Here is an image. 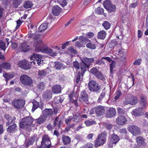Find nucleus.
Listing matches in <instances>:
<instances>
[{"label":"nucleus","instance_id":"nucleus-26","mask_svg":"<svg viewBox=\"0 0 148 148\" xmlns=\"http://www.w3.org/2000/svg\"><path fill=\"white\" fill-rule=\"evenodd\" d=\"M110 140L116 144L119 141L120 138L117 135L113 133L111 135Z\"/></svg>","mask_w":148,"mask_h":148},{"label":"nucleus","instance_id":"nucleus-37","mask_svg":"<svg viewBox=\"0 0 148 148\" xmlns=\"http://www.w3.org/2000/svg\"><path fill=\"white\" fill-rule=\"evenodd\" d=\"M79 39L82 42L85 44L89 42H90V40H89L87 38L83 36H79Z\"/></svg>","mask_w":148,"mask_h":148},{"label":"nucleus","instance_id":"nucleus-39","mask_svg":"<svg viewBox=\"0 0 148 148\" xmlns=\"http://www.w3.org/2000/svg\"><path fill=\"white\" fill-rule=\"evenodd\" d=\"M13 6L15 8H17L22 3L23 0H12Z\"/></svg>","mask_w":148,"mask_h":148},{"label":"nucleus","instance_id":"nucleus-55","mask_svg":"<svg viewBox=\"0 0 148 148\" xmlns=\"http://www.w3.org/2000/svg\"><path fill=\"white\" fill-rule=\"evenodd\" d=\"M104 126L106 127V129L108 130H110L113 127V125L111 124L108 123H105L104 124Z\"/></svg>","mask_w":148,"mask_h":148},{"label":"nucleus","instance_id":"nucleus-52","mask_svg":"<svg viewBox=\"0 0 148 148\" xmlns=\"http://www.w3.org/2000/svg\"><path fill=\"white\" fill-rule=\"evenodd\" d=\"M116 64V62L114 60L112 61L111 64H110V70L111 73L113 72V69L115 67Z\"/></svg>","mask_w":148,"mask_h":148},{"label":"nucleus","instance_id":"nucleus-6","mask_svg":"<svg viewBox=\"0 0 148 148\" xmlns=\"http://www.w3.org/2000/svg\"><path fill=\"white\" fill-rule=\"evenodd\" d=\"M53 110L51 109L45 108L42 111V114L47 119V118H49L50 116H52L53 113L56 114L58 112V109L56 107L53 108Z\"/></svg>","mask_w":148,"mask_h":148},{"label":"nucleus","instance_id":"nucleus-48","mask_svg":"<svg viewBox=\"0 0 148 148\" xmlns=\"http://www.w3.org/2000/svg\"><path fill=\"white\" fill-rule=\"evenodd\" d=\"M86 46L87 48L92 49H95L96 48L95 45L91 43V41L90 42H88V43L86 45Z\"/></svg>","mask_w":148,"mask_h":148},{"label":"nucleus","instance_id":"nucleus-27","mask_svg":"<svg viewBox=\"0 0 148 148\" xmlns=\"http://www.w3.org/2000/svg\"><path fill=\"white\" fill-rule=\"evenodd\" d=\"M62 139L63 144L65 145H67L70 143L71 138L68 136L62 135Z\"/></svg>","mask_w":148,"mask_h":148},{"label":"nucleus","instance_id":"nucleus-28","mask_svg":"<svg viewBox=\"0 0 148 148\" xmlns=\"http://www.w3.org/2000/svg\"><path fill=\"white\" fill-rule=\"evenodd\" d=\"M54 68L57 70H59L62 69H64L65 66L63 64L59 62H56L54 63Z\"/></svg>","mask_w":148,"mask_h":148},{"label":"nucleus","instance_id":"nucleus-34","mask_svg":"<svg viewBox=\"0 0 148 148\" xmlns=\"http://www.w3.org/2000/svg\"><path fill=\"white\" fill-rule=\"evenodd\" d=\"M106 35V33L104 31H101L98 33L97 38L99 39H104Z\"/></svg>","mask_w":148,"mask_h":148},{"label":"nucleus","instance_id":"nucleus-61","mask_svg":"<svg viewBox=\"0 0 148 148\" xmlns=\"http://www.w3.org/2000/svg\"><path fill=\"white\" fill-rule=\"evenodd\" d=\"M142 60L141 59H139L133 62V64L135 65H139L141 63Z\"/></svg>","mask_w":148,"mask_h":148},{"label":"nucleus","instance_id":"nucleus-54","mask_svg":"<svg viewBox=\"0 0 148 148\" xmlns=\"http://www.w3.org/2000/svg\"><path fill=\"white\" fill-rule=\"evenodd\" d=\"M105 95L106 93L104 91H103V92L101 93L100 96L98 99L97 101L98 102H100L105 97Z\"/></svg>","mask_w":148,"mask_h":148},{"label":"nucleus","instance_id":"nucleus-51","mask_svg":"<svg viewBox=\"0 0 148 148\" xmlns=\"http://www.w3.org/2000/svg\"><path fill=\"white\" fill-rule=\"evenodd\" d=\"M102 25L104 28L106 29H109L110 26V23L107 21H104L102 24Z\"/></svg>","mask_w":148,"mask_h":148},{"label":"nucleus","instance_id":"nucleus-22","mask_svg":"<svg viewBox=\"0 0 148 148\" xmlns=\"http://www.w3.org/2000/svg\"><path fill=\"white\" fill-rule=\"evenodd\" d=\"M36 138L37 137L35 136L30 137L28 140H26L25 144V146L27 147L30 145H32Z\"/></svg>","mask_w":148,"mask_h":148},{"label":"nucleus","instance_id":"nucleus-15","mask_svg":"<svg viewBox=\"0 0 148 148\" xmlns=\"http://www.w3.org/2000/svg\"><path fill=\"white\" fill-rule=\"evenodd\" d=\"M141 108L138 107L133 110L132 112V115L135 116H138L143 115L144 114L143 109Z\"/></svg>","mask_w":148,"mask_h":148},{"label":"nucleus","instance_id":"nucleus-25","mask_svg":"<svg viewBox=\"0 0 148 148\" xmlns=\"http://www.w3.org/2000/svg\"><path fill=\"white\" fill-rule=\"evenodd\" d=\"M61 87L59 85H54L52 88V91L54 94H58L61 92Z\"/></svg>","mask_w":148,"mask_h":148},{"label":"nucleus","instance_id":"nucleus-8","mask_svg":"<svg viewBox=\"0 0 148 148\" xmlns=\"http://www.w3.org/2000/svg\"><path fill=\"white\" fill-rule=\"evenodd\" d=\"M90 71L98 79L103 81L105 80L106 79L103 75L97 69L93 67L90 69Z\"/></svg>","mask_w":148,"mask_h":148},{"label":"nucleus","instance_id":"nucleus-20","mask_svg":"<svg viewBox=\"0 0 148 148\" xmlns=\"http://www.w3.org/2000/svg\"><path fill=\"white\" fill-rule=\"evenodd\" d=\"M17 127L16 124L14 123L12 125L8 126L6 130L8 133L13 134L17 131Z\"/></svg>","mask_w":148,"mask_h":148},{"label":"nucleus","instance_id":"nucleus-45","mask_svg":"<svg viewBox=\"0 0 148 148\" xmlns=\"http://www.w3.org/2000/svg\"><path fill=\"white\" fill-rule=\"evenodd\" d=\"M40 37V35L39 34H34V36L33 38V39L35 40L34 44L37 41V44H38L39 40H40L42 42L41 40L40 39H39Z\"/></svg>","mask_w":148,"mask_h":148},{"label":"nucleus","instance_id":"nucleus-30","mask_svg":"<svg viewBox=\"0 0 148 148\" xmlns=\"http://www.w3.org/2000/svg\"><path fill=\"white\" fill-rule=\"evenodd\" d=\"M129 101L130 104L132 105H135L138 102V99L135 96L129 97Z\"/></svg>","mask_w":148,"mask_h":148},{"label":"nucleus","instance_id":"nucleus-58","mask_svg":"<svg viewBox=\"0 0 148 148\" xmlns=\"http://www.w3.org/2000/svg\"><path fill=\"white\" fill-rule=\"evenodd\" d=\"M69 97L70 98L71 101L74 104L75 106H77L78 105L77 103V101L76 100H73L72 99L73 96L72 95H69Z\"/></svg>","mask_w":148,"mask_h":148},{"label":"nucleus","instance_id":"nucleus-11","mask_svg":"<svg viewBox=\"0 0 148 148\" xmlns=\"http://www.w3.org/2000/svg\"><path fill=\"white\" fill-rule=\"evenodd\" d=\"M29 62L26 60H23L19 62L18 66L22 69L27 70L31 67V65L29 64Z\"/></svg>","mask_w":148,"mask_h":148},{"label":"nucleus","instance_id":"nucleus-12","mask_svg":"<svg viewBox=\"0 0 148 148\" xmlns=\"http://www.w3.org/2000/svg\"><path fill=\"white\" fill-rule=\"evenodd\" d=\"M12 103L16 108L21 109L24 107L25 102L22 100L15 99L12 101Z\"/></svg>","mask_w":148,"mask_h":148},{"label":"nucleus","instance_id":"nucleus-24","mask_svg":"<svg viewBox=\"0 0 148 148\" xmlns=\"http://www.w3.org/2000/svg\"><path fill=\"white\" fill-rule=\"evenodd\" d=\"M62 11V8L59 6L56 5L54 6L52 9V13L55 16H58L61 13Z\"/></svg>","mask_w":148,"mask_h":148},{"label":"nucleus","instance_id":"nucleus-43","mask_svg":"<svg viewBox=\"0 0 148 148\" xmlns=\"http://www.w3.org/2000/svg\"><path fill=\"white\" fill-rule=\"evenodd\" d=\"M6 47L5 43L2 40H0V49L1 50L5 51Z\"/></svg>","mask_w":148,"mask_h":148},{"label":"nucleus","instance_id":"nucleus-32","mask_svg":"<svg viewBox=\"0 0 148 148\" xmlns=\"http://www.w3.org/2000/svg\"><path fill=\"white\" fill-rule=\"evenodd\" d=\"M94 61V59L92 58H83L82 59V61L84 63L87 64L88 66H90V64Z\"/></svg>","mask_w":148,"mask_h":148},{"label":"nucleus","instance_id":"nucleus-29","mask_svg":"<svg viewBox=\"0 0 148 148\" xmlns=\"http://www.w3.org/2000/svg\"><path fill=\"white\" fill-rule=\"evenodd\" d=\"M87 64H86L84 62L82 61L80 63V68L81 70V74L82 76H83L85 72L86 71V68H88Z\"/></svg>","mask_w":148,"mask_h":148},{"label":"nucleus","instance_id":"nucleus-33","mask_svg":"<svg viewBox=\"0 0 148 148\" xmlns=\"http://www.w3.org/2000/svg\"><path fill=\"white\" fill-rule=\"evenodd\" d=\"M20 47L22 51L24 52L27 51L29 49V46L26 43L21 44L20 46Z\"/></svg>","mask_w":148,"mask_h":148},{"label":"nucleus","instance_id":"nucleus-49","mask_svg":"<svg viewBox=\"0 0 148 148\" xmlns=\"http://www.w3.org/2000/svg\"><path fill=\"white\" fill-rule=\"evenodd\" d=\"M16 119V118L15 116H13L12 119L9 120L7 121L6 123V126L11 125L13 124L15 122V120Z\"/></svg>","mask_w":148,"mask_h":148},{"label":"nucleus","instance_id":"nucleus-44","mask_svg":"<svg viewBox=\"0 0 148 148\" xmlns=\"http://www.w3.org/2000/svg\"><path fill=\"white\" fill-rule=\"evenodd\" d=\"M33 106L32 110V112H34V111L38 107L39 103L37 101H34L32 102Z\"/></svg>","mask_w":148,"mask_h":148},{"label":"nucleus","instance_id":"nucleus-3","mask_svg":"<svg viewBox=\"0 0 148 148\" xmlns=\"http://www.w3.org/2000/svg\"><path fill=\"white\" fill-rule=\"evenodd\" d=\"M88 88L91 92L96 93H99L101 89L100 85L94 80L89 82L88 83Z\"/></svg>","mask_w":148,"mask_h":148},{"label":"nucleus","instance_id":"nucleus-18","mask_svg":"<svg viewBox=\"0 0 148 148\" xmlns=\"http://www.w3.org/2000/svg\"><path fill=\"white\" fill-rule=\"evenodd\" d=\"M127 121L126 118L123 116H119L116 119V122L119 125H123L125 124Z\"/></svg>","mask_w":148,"mask_h":148},{"label":"nucleus","instance_id":"nucleus-46","mask_svg":"<svg viewBox=\"0 0 148 148\" xmlns=\"http://www.w3.org/2000/svg\"><path fill=\"white\" fill-rule=\"evenodd\" d=\"M137 142L139 145H141L144 143V138L141 137H139L137 138Z\"/></svg>","mask_w":148,"mask_h":148},{"label":"nucleus","instance_id":"nucleus-7","mask_svg":"<svg viewBox=\"0 0 148 148\" xmlns=\"http://www.w3.org/2000/svg\"><path fill=\"white\" fill-rule=\"evenodd\" d=\"M103 5L105 8L109 12H114L116 10V6L112 4L110 1L109 0L105 1L103 2Z\"/></svg>","mask_w":148,"mask_h":148},{"label":"nucleus","instance_id":"nucleus-50","mask_svg":"<svg viewBox=\"0 0 148 148\" xmlns=\"http://www.w3.org/2000/svg\"><path fill=\"white\" fill-rule=\"evenodd\" d=\"M48 73L47 70L45 69L42 71H39L38 72V75L40 76H45Z\"/></svg>","mask_w":148,"mask_h":148},{"label":"nucleus","instance_id":"nucleus-9","mask_svg":"<svg viewBox=\"0 0 148 148\" xmlns=\"http://www.w3.org/2000/svg\"><path fill=\"white\" fill-rule=\"evenodd\" d=\"M42 145L45 146L46 148L51 146V142L49 137L47 135H45L42 138L41 142Z\"/></svg>","mask_w":148,"mask_h":148},{"label":"nucleus","instance_id":"nucleus-42","mask_svg":"<svg viewBox=\"0 0 148 148\" xmlns=\"http://www.w3.org/2000/svg\"><path fill=\"white\" fill-rule=\"evenodd\" d=\"M1 67L6 70H9L11 68V65L9 63H4L2 64H1Z\"/></svg>","mask_w":148,"mask_h":148},{"label":"nucleus","instance_id":"nucleus-14","mask_svg":"<svg viewBox=\"0 0 148 148\" xmlns=\"http://www.w3.org/2000/svg\"><path fill=\"white\" fill-rule=\"evenodd\" d=\"M88 95L85 90L81 92V95L79 98V100L82 102H84L86 103H88Z\"/></svg>","mask_w":148,"mask_h":148},{"label":"nucleus","instance_id":"nucleus-2","mask_svg":"<svg viewBox=\"0 0 148 148\" xmlns=\"http://www.w3.org/2000/svg\"><path fill=\"white\" fill-rule=\"evenodd\" d=\"M34 119L31 116H27L21 119L20 126L23 129H27L28 131L32 130V127H34L32 123Z\"/></svg>","mask_w":148,"mask_h":148},{"label":"nucleus","instance_id":"nucleus-19","mask_svg":"<svg viewBox=\"0 0 148 148\" xmlns=\"http://www.w3.org/2000/svg\"><path fill=\"white\" fill-rule=\"evenodd\" d=\"M52 92L49 90H47L44 92L42 94V96L45 100L48 101L52 98Z\"/></svg>","mask_w":148,"mask_h":148},{"label":"nucleus","instance_id":"nucleus-59","mask_svg":"<svg viewBox=\"0 0 148 148\" xmlns=\"http://www.w3.org/2000/svg\"><path fill=\"white\" fill-rule=\"evenodd\" d=\"M84 123L87 126H89L93 124L95 122L93 121L88 120L85 121Z\"/></svg>","mask_w":148,"mask_h":148},{"label":"nucleus","instance_id":"nucleus-4","mask_svg":"<svg viewBox=\"0 0 148 148\" xmlns=\"http://www.w3.org/2000/svg\"><path fill=\"white\" fill-rule=\"evenodd\" d=\"M31 61L29 63L34 65H39L41 64L43 62L42 58L40 55L33 53L30 59Z\"/></svg>","mask_w":148,"mask_h":148},{"label":"nucleus","instance_id":"nucleus-17","mask_svg":"<svg viewBox=\"0 0 148 148\" xmlns=\"http://www.w3.org/2000/svg\"><path fill=\"white\" fill-rule=\"evenodd\" d=\"M62 121L61 119L57 116L54 120L53 121V126L54 127H57L60 129L61 127V125Z\"/></svg>","mask_w":148,"mask_h":148},{"label":"nucleus","instance_id":"nucleus-13","mask_svg":"<svg viewBox=\"0 0 148 148\" xmlns=\"http://www.w3.org/2000/svg\"><path fill=\"white\" fill-rule=\"evenodd\" d=\"M129 131L133 135L136 136L140 134V129L137 126L132 125L129 128Z\"/></svg>","mask_w":148,"mask_h":148},{"label":"nucleus","instance_id":"nucleus-10","mask_svg":"<svg viewBox=\"0 0 148 148\" xmlns=\"http://www.w3.org/2000/svg\"><path fill=\"white\" fill-rule=\"evenodd\" d=\"M101 135H101H99L95 141V147H97L101 145H102L105 142V138L102 136Z\"/></svg>","mask_w":148,"mask_h":148},{"label":"nucleus","instance_id":"nucleus-47","mask_svg":"<svg viewBox=\"0 0 148 148\" xmlns=\"http://www.w3.org/2000/svg\"><path fill=\"white\" fill-rule=\"evenodd\" d=\"M73 66L72 68H75L77 70H78L80 68V65L79 63L77 61L73 62Z\"/></svg>","mask_w":148,"mask_h":148},{"label":"nucleus","instance_id":"nucleus-16","mask_svg":"<svg viewBox=\"0 0 148 148\" xmlns=\"http://www.w3.org/2000/svg\"><path fill=\"white\" fill-rule=\"evenodd\" d=\"M147 97L145 96L141 95L140 98L139 102L141 106V108L144 109L147 106Z\"/></svg>","mask_w":148,"mask_h":148},{"label":"nucleus","instance_id":"nucleus-64","mask_svg":"<svg viewBox=\"0 0 148 148\" xmlns=\"http://www.w3.org/2000/svg\"><path fill=\"white\" fill-rule=\"evenodd\" d=\"M18 46L17 44L15 42H12L11 47L12 48L14 49H16Z\"/></svg>","mask_w":148,"mask_h":148},{"label":"nucleus","instance_id":"nucleus-60","mask_svg":"<svg viewBox=\"0 0 148 148\" xmlns=\"http://www.w3.org/2000/svg\"><path fill=\"white\" fill-rule=\"evenodd\" d=\"M104 62L102 60V58L100 60L97 61L95 62V64L99 65H103L105 64Z\"/></svg>","mask_w":148,"mask_h":148},{"label":"nucleus","instance_id":"nucleus-21","mask_svg":"<svg viewBox=\"0 0 148 148\" xmlns=\"http://www.w3.org/2000/svg\"><path fill=\"white\" fill-rule=\"evenodd\" d=\"M116 113L115 109L112 108H110L107 110L106 116L108 118H110L114 116Z\"/></svg>","mask_w":148,"mask_h":148},{"label":"nucleus","instance_id":"nucleus-1","mask_svg":"<svg viewBox=\"0 0 148 148\" xmlns=\"http://www.w3.org/2000/svg\"><path fill=\"white\" fill-rule=\"evenodd\" d=\"M37 42L34 44V45L35 47L34 49L36 51L38 52L41 51L43 53H45L52 57L57 56V53L55 52H53L52 49L48 47H43V44L40 40H39L38 44H37Z\"/></svg>","mask_w":148,"mask_h":148},{"label":"nucleus","instance_id":"nucleus-62","mask_svg":"<svg viewBox=\"0 0 148 148\" xmlns=\"http://www.w3.org/2000/svg\"><path fill=\"white\" fill-rule=\"evenodd\" d=\"M86 36L88 38H92L94 36V34L91 32H90L86 34Z\"/></svg>","mask_w":148,"mask_h":148},{"label":"nucleus","instance_id":"nucleus-57","mask_svg":"<svg viewBox=\"0 0 148 148\" xmlns=\"http://www.w3.org/2000/svg\"><path fill=\"white\" fill-rule=\"evenodd\" d=\"M60 3L62 7H64L67 4V0H58Z\"/></svg>","mask_w":148,"mask_h":148},{"label":"nucleus","instance_id":"nucleus-53","mask_svg":"<svg viewBox=\"0 0 148 148\" xmlns=\"http://www.w3.org/2000/svg\"><path fill=\"white\" fill-rule=\"evenodd\" d=\"M96 12L99 14H102L104 13L103 9L100 7L97 8L95 10Z\"/></svg>","mask_w":148,"mask_h":148},{"label":"nucleus","instance_id":"nucleus-35","mask_svg":"<svg viewBox=\"0 0 148 148\" xmlns=\"http://www.w3.org/2000/svg\"><path fill=\"white\" fill-rule=\"evenodd\" d=\"M81 117V116L79 114H73V117L71 118V119L74 122H77L79 121Z\"/></svg>","mask_w":148,"mask_h":148},{"label":"nucleus","instance_id":"nucleus-40","mask_svg":"<svg viewBox=\"0 0 148 148\" xmlns=\"http://www.w3.org/2000/svg\"><path fill=\"white\" fill-rule=\"evenodd\" d=\"M32 6V2L29 1H25L23 4L24 7L26 9L31 8Z\"/></svg>","mask_w":148,"mask_h":148},{"label":"nucleus","instance_id":"nucleus-23","mask_svg":"<svg viewBox=\"0 0 148 148\" xmlns=\"http://www.w3.org/2000/svg\"><path fill=\"white\" fill-rule=\"evenodd\" d=\"M105 110L103 106H99L95 108L96 114L99 116L103 115L105 112Z\"/></svg>","mask_w":148,"mask_h":148},{"label":"nucleus","instance_id":"nucleus-56","mask_svg":"<svg viewBox=\"0 0 148 148\" xmlns=\"http://www.w3.org/2000/svg\"><path fill=\"white\" fill-rule=\"evenodd\" d=\"M118 113L120 114H124L125 113V109H122L121 108H117Z\"/></svg>","mask_w":148,"mask_h":148},{"label":"nucleus","instance_id":"nucleus-31","mask_svg":"<svg viewBox=\"0 0 148 148\" xmlns=\"http://www.w3.org/2000/svg\"><path fill=\"white\" fill-rule=\"evenodd\" d=\"M47 119L44 117V116L42 114L40 115L39 117L35 120L36 121V123L38 124H41L43 123Z\"/></svg>","mask_w":148,"mask_h":148},{"label":"nucleus","instance_id":"nucleus-41","mask_svg":"<svg viewBox=\"0 0 148 148\" xmlns=\"http://www.w3.org/2000/svg\"><path fill=\"white\" fill-rule=\"evenodd\" d=\"M47 23H44L42 24L39 27L38 31L39 32H42L47 28Z\"/></svg>","mask_w":148,"mask_h":148},{"label":"nucleus","instance_id":"nucleus-36","mask_svg":"<svg viewBox=\"0 0 148 148\" xmlns=\"http://www.w3.org/2000/svg\"><path fill=\"white\" fill-rule=\"evenodd\" d=\"M45 83L43 82H39L37 85V88L40 91L44 90L45 89Z\"/></svg>","mask_w":148,"mask_h":148},{"label":"nucleus","instance_id":"nucleus-63","mask_svg":"<svg viewBox=\"0 0 148 148\" xmlns=\"http://www.w3.org/2000/svg\"><path fill=\"white\" fill-rule=\"evenodd\" d=\"M121 95V92L120 90H118L117 92L116 95L114 97V99L117 100L118 99Z\"/></svg>","mask_w":148,"mask_h":148},{"label":"nucleus","instance_id":"nucleus-5","mask_svg":"<svg viewBox=\"0 0 148 148\" xmlns=\"http://www.w3.org/2000/svg\"><path fill=\"white\" fill-rule=\"evenodd\" d=\"M20 79L21 83L26 86H31L33 84V81L32 79L27 75H21Z\"/></svg>","mask_w":148,"mask_h":148},{"label":"nucleus","instance_id":"nucleus-38","mask_svg":"<svg viewBox=\"0 0 148 148\" xmlns=\"http://www.w3.org/2000/svg\"><path fill=\"white\" fill-rule=\"evenodd\" d=\"M13 74H11L10 73H5L3 74V76L5 79V81L7 83L8 80L12 78L14 76Z\"/></svg>","mask_w":148,"mask_h":148}]
</instances>
